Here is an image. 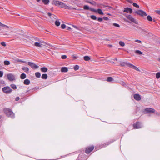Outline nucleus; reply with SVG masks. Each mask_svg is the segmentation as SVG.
I'll use <instances>...</instances> for the list:
<instances>
[{
    "label": "nucleus",
    "instance_id": "obj_9",
    "mask_svg": "<svg viewBox=\"0 0 160 160\" xmlns=\"http://www.w3.org/2000/svg\"><path fill=\"white\" fill-rule=\"evenodd\" d=\"M145 111L148 113H152L155 112V110L151 108H147L145 109Z\"/></svg>",
    "mask_w": 160,
    "mask_h": 160
},
{
    "label": "nucleus",
    "instance_id": "obj_50",
    "mask_svg": "<svg viewBox=\"0 0 160 160\" xmlns=\"http://www.w3.org/2000/svg\"><path fill=\"white\" fill-rule=\"evenodd\" d=\"M126 1L130 3H132L133 2L132 0H126Z\"/></svg>",
    "mask_w": 160,
    "mask_h": 160
},
{
    "label": "nucleus",
    "instance_id": "obj_35",
    "mask_svg": "<svg viewBox=\"0 0 160 160\" xmlns=\"http://www.w3.org/2000/svg\"><path fill=\"white\" fill-rule=\"evenodd\" d=\"M91 18L94 20H96L97 19L96 17L94 15H91L90 16Z\"/></svg>",
    "mask_w": 160,
    "mask_h": 160
},
{
    "label": "nucleus",
    "instance_id": "obj_24",
    "mask_svg": "<svg viewBox=\"0 0 160 160\" xmlns=\"http://www.w3.org/2000/svg\"><path fill=\"white\" fill-rule=\"evenodd\" d=\"M66 9L69 10H76V9L75 8H73L71 6H67Z\"/></svg>",
    "mask_w": 160,
    "mask_h": 160
},
{
    "label": "nucleus",
    "instance_id": "obj_11",
    "mask_svg": "<svg viewBox=\"0 0 160 160\" xmlns=\"http://www.w3.org/2000/svg\"><path fill=\"white\" fill-rule=\"evenodd\" d=\"M127 18L129 20L132 22L136 24H137V22L135 19L133 18L131 15H128L126 16Z\"/></svg>",
    "mask_w": 160,
    "mask_h": 160
},
{
    "label": "nucleus",
    "instance_id": "obj_55",
    "mask_svg": "<svg viewBox=\"0 0 160 160\" xmlns=\"http://www.w3.org/2000/svg\"><path fill=\"white\" fill-rule=\"evenodd\" d=\"M67 30H70L71 29V28L69 27H67Z\"/></svg>",
    "mask_w": 160,
    "mask_h": 160
},
{
    "label": "nucleus",
    "instance_id": "obj_51",
    "mask_svg": "<svg viewBox=\"0 0 160 160\" xmlns=\"http://www.w3.org/2000/svg\"><path fill=\"white\" fill-rule=\"evenodd\" d=\"M20 99L19 97H17L15 98V101H18Z\"/></svg>",
    "mask_w": 160,
    "mask_h": 160
},
{
    "label": "nucleus",
    "instance_id": "obj_60",
    "mask_svg": "<svg viewBox=\"0 0 160 160\" xmlns=\"http://www.w3.org/2000/svg\"><path fill=\"white\" fill-rule=\"evenodd\" d=\"M73 58H77V57L76 56H74Z\"/></svg>",
    "mask_w": 160,
    "mask_h": 160
},
{
    "label": "nucleus",
    "instance_id": "obj_42",
    "mask_svg": "<svg viewBox=\"0 0 160 160\" xmlns=\"http://www.w3.org/2000/svg\"><path fill=\"white\" fill-rule=\"evenodd\" d=\"M66 26L64 24H62L61 25V28L62 29H64L66 28Z\"/></svg>",
    "mask_w": 160,
    "mask_h": 160
},
{
    "label": "nucleus",
    "instance_id": "obj_23",
    "mask_svg": "<svg viewBox=\"0 0 160 160\" xmlns=\"http://www.w3.org/2000/svg\"><path fill=\"white\" fill-rule=\"evenodd\" d=\"M84 60L86 61H88L90 59V58L88 56H85L83 57Z\"/></svg>",
    "mask_w": 160,
    "mask_h": 160
},
{
    "label": "nucleus",
    "instance_id": "obj_30",
    "mask_svg": "<svg viewBox=\"0 0 160 160\" xmlns=\"http://www.w3.org/2000/svg\"><path fill=\"white\" fill-rule=\"evenodd\" d=\"M91 8H89L87 5H85L83 6V9L84 10H90V9Z\"/></svg>",
    "mask_w": 160,
    "mask_h": 160
},
{
    "label": "nucleus",
    "instance_id": "obj_62",
    "mask_svg": "<svg viewBox=\"0 0 160 160\" xmlns=\"http://www.w3.org/2000/svg\"><path fill=\"white\" fill-rule=\"evenodd\" d=\"M24 62L23 63H27V62L25 61H24Z\"/></svg>",
    "mask_w": 160,
    "mask_h": 160
},
{
    "label": "nucleus",
    "instance_id": "obj_1",
    "mask_svg": "<svg viewBox=\"0 0 160 160\" xmlns=\"http://www.w3.org/2000/svg\"><path fill=\"white\" fill-rule=\"evenodd\" d=\"M121 66L123 67L127 66L137 71H140V70L136 67L133 64L128 62H121L120 63Z\"/></svg>",
    "mask_w": 160,
    "mask_h": 160
},
{
    "label": "nucleus",
    "instance_id": "obj_43",
    "mask_svg": "<svg viewBox=\"0 0 160 160\" xmlns=\"http://www.w3.org/2000/svg\"><path fill=\"white\" fill-rule=\"evenodd\" d=\"M67 57V56L66 55H62L61 56V58L63 59H65Z\"/></svg>",
    "mask_w": 160,
    "mask_h": 160
},
{
    "label": "nucleus",
    "instance_id": "obj_17",
    "mask_svg": "<svg viewBox=\"0 0 160 160\" xmlns=\"http://www.w3.org/2000/svg\"><path fill=\"white\" fill-rule=\"evenodd\" d=\"M41 71L42 72H46L48 70V69L46 67H42L41 68Z\"/></svg>",
    "mask_w": 160,
    "mask_h": 160
},
{
    "label": "nucleus",
    "instance_id": "obj_2",
    "mask_svg": "<svg viewBox=\"0 0 160 160\" xmlns=\"http://www.w3.org/2000/svg\"><path fill=\"white\" fill-rule=\"evenodd\" d=\"M4 111L7 116L8 117H11L12 118H14V114L11 109L9 108H6L4 109Z\"/></svg>",
    "mask_w": 160,
    "mask_h": 160
},
{
    "label": "nucleus",
    "instance_id": "obj_46",
    "mask_svg": "<svg viewBox=\"0 0 160 160\" xmlns=\"http://www.w3.org/2000/svg\"><path fill=\"white\" fill-rule=\"evenodd\" d=\"M135 41L136 42H138V43H141L142 42L140 40H135Z\"/></svg>",
    "mask_w": 160,
    "mask_h": 160
},
{
    "label": "nucleus",
    "instance_id": "obj_37",
    "mask_svg": "<svg viewBox=\"0 0 160 160\" xmlns=\"http://www.w3.org/2000/svg\"><path fill=\"white\" fill-rule=\"evenodd\" d=\"M79 66L78 65H75L74 67V70L75 71L78 70L79 69Z\"/></svg>",
    "mask_w": 160,
    "mask_h": 160
},
{
    "label": "nucleus",
    "instance_id": "obj_40",
    "mask_svg": "<svg viewBox=\"0 0 160 160\" xmlns=\"http://www.w3.org/2000/svg\"><path fill=\"white\" fill-rule=\"evenodd\" d=\"M113 25L114 26L118 28H119L120 27V25L116 23H114Z\"/></svg>",
    "mask_w": 160,
    "mask_h": 160
},
{
    "label": "nucleus",
    "instance_id": "obj_26",
    "mask_svg": "<svg viewBox=\"0 0 160 160\" xmlns=\"http://www.w3.org/2000/svg\"><path fill=\"white\" fill-rule=\"evenodd\" d=\"M22 69L27 72H28L29 71V68L27 67H23L22 68Z\"/></svg>",
    "mask_w": 160,
    "mask_h": 160
},
{
    "label": "nucleus",
    "instance_id": "obj_61",
    "mask_svg": "<svg viewBox=\"0 0 160 160\" xmlns=\"http://www.w3.org/2000/svg\"><path fill=\"white\" fill-rule=\"evenodd\" d=\"M158 61H160V58L158 59Z\"/></svg>",
    "mask_w": 160,
    "mask_h": 160
},
{
    "label": "nucleus",
    "instance_id": "obj_19",
    "mask_svg": "<svg viewBox=\"0 0 160 160\" xmlns=\"http://www.w3.org/2000/svg\"><path fill=\"white\" fill-rule=\"evenodd\" d=\"M42 44L40 43L39 42H35L34 43V45L37 47H39L41 48L42 46Z\"/></svg>",
    "mask_w": 160,
    "mask_h": 160
},
{
    "label": "nucleus",
    "instance_id": "obj_5",
    "mask_svg": "<svg viewBox=\"0 0 160 160\" xmlns=\"http://www.w3.org/2000/svg\"><path fill=\"white\" fill-rule=\"evenodd\" d=\"M142 123L139 122H137L133 124V127L134 128L138 129L141 128L142 127Z\"/></svg>",
    "mask_w": 160,
    "mask_h": 160
},
{
    "label": "nucleus",
    "instance_id": "obj_58",
    "mask_svg": "<svg viewBox=\"0 0 160 160\" xmlns=\"http://www.w3.org/2000/svg\"><path fill=\"white\" fill-rule=\"evenodd\" d=\"M86 2L88 3V2H90V1H88V0H86Z\"/></svg>",
    "mask_w": 160,
    "mask_h": 160
},
{
    "label": "nucleus",
    "instance_id": "obj_34",
    "mask_svg": "<svg viewBox=\"0 0 160 160\" xmlns=\"http://www.w3.org/2000/svg\"><path fill=\"white\" fill-rule=\"evenodd\" d=\"M5 84V82L3 80H0V86H1V85H2L3 86Z\"/></svg>",
    "mask_w": 160,
    "mask_h": 160
},
{
    "label": "nucleus",
    "instance_id": "obj_52",
    "mask_svg": "<svg viewBox=\"0 0 160 160\" xmlns=\"http://www.w3.org/2000/svg\"><path fill=\"white\" fill-rule=\"evenodd\" d=\"M110 143H108V142H107L105 144V145H103V147H105L107 145H108Z\"/></svg>",
    "mask_w": 160,
    "mask_h": 160
},
{
    "label": "nucleus",
    "instance_id": "obj_32",
    "mask_svg": "<svg viewBox=\"0 0 160 160\" xmlns=\"http://www.w3.org/2000/svg\"><path fill=\"white\" fill-rule=\"evenodd\" d=\"M147 19L149 21H152L153 20L152 18L150 15L148 16Z\"/></svg>",
    "mask_w": 160,
    "mask_h": 160
},
{
    "label": "nucleus",
    "instance_id": "obj_4",
    "mask_svg": "<svg viewBox=\"0 0 160 160\" xmlns=\"http://www.w3.org/2000/svg\"><path fill=\"white\" fill-rule=\"evenodd\" d=\"M135 13L137 14L141 15L142 16H146L147 14L146 13L141 10H139L138 11H136Z\"/></svg>",
    "mask_w": 160,
    "mask_h": 160
},
{
    "label": "nucleus",
    "instance_id": "obj_48",
    "mask_svg": "<svg viewBox=\"0 0 160 160\" xmlns=\"http://www.w3.org/2000/svg\"><path fill=\"white\" fill-rule=\"evenodd\" d=\"M103 19L104 20H108V17H104L103 18Z\"/></svg>",
    "mask_w": 160,
    "mask_h": 160
},
{
    "label": "nucleus",
    "instance_id": "obj_14",
    "mask_svg": "<svg viewBox=\"0 0 160 160\" xmlns=\"http://www.w3.org/2000/svg\"><path fill=\"white\" fill-rule=\"evenodd\" d=\"M134 98L137 101H139L141 100V96L138 94H135L134 95Z\"/></svg>",
    "mask_w": 160,
    "mask_h": 160
},
{
    "label": "nucleus",
    "instance_id": "obj_18",
    "mask_svg": "<svg viewBox=\"0 0 160 160\" xmlns=\"http://www.w3.org/2000/svg\"><path fill=\"white\" fill-rule=\"evenodd\" d=\"M60 5L61 6V7L63 8H64L65 9H66L67 6V5L62 2H61V3Z\"/></svg>",
    "mask_w": 160,
    "mask_h": 160
},
{
    "label": "nucleus",
    "instance_id": "obj_13",
    "mask_svg": "<svg viewBox=\"0 0 160 160\" xmlns=\"http://www.w3.org/2000/svg\"><path fill=\"white\" fill-rule=\"evenodd\" d=\"M123 12L127 13L129 12L130 13H132V10L129 8H125Z\"/></svg>",
    "mask_w": 160,
    "mask_h": 160
},
{
    "label": "nucleus",
    "instance_id": "obj_41",
    "mask_svg": "<svg viewBox=\"0 0 160 160\" xmlns=\"http://www.w3.org/2000/svg\"><path fill=\"white\" fill-rule=\"evenodd\" d=\"M88 3H90V4L92 5H95L96 4V2L94 1H93L92 2H88Z\"/></svg>",
    "mask_w": 160,
    "mask_h": 160
},
{
    "label": "nucleus",
    "instance_id": "obj_10",
    "mask_svg": "<svg viewBox=\"0 0 160 160\" xmlns=\"http://www.w3.org/2000/svg\"><path fill=\"white\" fill-rule=\"evenodd\" d=\"M94 149V146H92L87 148L85 151V152L87 154L90 153Z\"/></svg>",
    "mask_w": 160,
    "mask_h": 160
},
{
    "label": "nucleus",
    "instance_id": "obj_8",
    "mask_svg": "<svg viewBox=\"0 0 160 160\" xmlns=\"http://www.w3.org/2000/svg\"><path fill=\"white\" fill-rule=\"evenodd\" d=\"M8 79L11 81H12L15 80L14 76L12 74H9L7 75Z\"/></svg>",
    "mask_w": 160,
    "mask_h": 160
},
{
    "label": "nucleus",
    "instance_id": "obj_36",
    "mask_svg": "<svg viewBox=\"0 0 160 160\" xmlns=\"http://www.w3.org/2000/svg\"><path fill=\"white\" fill-rule=\"evenodd\" d=\"M119 44L122 47H124L125 45L124 42L122 41H120L119 42Z\"/></svg>",
    "mask_w": 160,
    "mask_h": 160
},
{
    "label": "nucleus",
    "instance_id": "obj_6",
    "mask_svg": "<svg viewBox=\"0 0 160 160\" xmlns=\"http://www.w3.org/2000/svg\"><path fill=\"white\" fill-rule=\"evenodd\" d=\"M28 63L33 69H37L39 67L38 66L33 62H28Z\"/></svg>",
    "mask_w": 160,
    "mask_h": 160
},
{
    "label": "nucleus",
    "instance_id": "obj_31",
    "mask_svg": "<svg viewBox=\"0 0 160 160\" xmlns=\"http://www.w3.org/2000/svg\"><path fill=\"white\" fill-rule=\"evenodd\" d=\"M55 24L56 26H58L60 25V22L58 20H56L55 22Z\"/></svg>",
    "mask_w": 160,
    "mask_h": 160
},
{
    "label": "nucleus",
    "instance_id": "obj_3",
    "mask_svg": "<svg viewBox=\"0 0 160 160\" xmlns=\"http://www.w3.org/2000/svg\"><path fill=\"white\" fill-rule=\"evenodd\" d=\"M2 91L6 94H10L12 92V90L9 86H6L2 88Z\"/></svg>",
    "mask_w": 160,
    "mask_h": 160
},
{
    "label": "nucleus",
    "instance_id": "obj_63",
    "mask_svg": "<svg viewBox=\"0 0 160 160\" xmlns=\"http://www.w3.org/2000/svg\"><path fill=\"white\" fill-rule=\"evenodd\" d=\"M109 46L110 47H112V45H109Z\"/></svg>",
    "mask_w": 160,
    "mask_h": 160
},
{
    "label": "nucleus",
    "instance_id": "obj_27",
    "mask_svg": "<svg viewBox=\"0 0 160 160\" xmlns=\"http://www.w3.org/2000/svg\"><path fill=\"white\" fill-rule=\"evenodd\" d=\"M113 80V78L112 77H108L107 79V81L108 82H111Z\"/></svg>",
    "mask_w": 160,
    "mask_h": 160
},
{
    "label": "nucleus",
    "instance_id": "obj_16",
    "mask_svg": "<svg viewBox=\"0 0 160 160\" xmlns=\"http://www.w3.org/2000/svg\"><path fill=\"white\" fill-rule=\"evenodd\" d=\"M68 71V68L66 67H63L61 68V71L62 72H66Z\"/></svg>",
    "mask_w": 160,
    "mask_h": 160
},
{
    "label": "nucleus",
    "instance_id": "obj_54",
    "mask_svg": "<svg viewBox=\"0 0 160 160\" xmlns=\"http://www.w3.org/2000/svg\"><path fill=\"white\" fill-rule=\"evenodd\" d=\"M48 16L49 17L51 16L52 15V14L50 13H48Z\"/></svg>",
    "mask_w": 160,
    "mask_h": 160
},
{
    "label": "nucleus",
    "instance_id": "obj_22",
    "mask_svg": "<svg viewBox=\"0 0 160 160\" xmlns=\"http://www.w3.org/2000/svg\"><path fill=\"white\" fill-rule=\"evenodd\" d=\"M42 2L45 5L48 4L49 2V0H42Z\"/></svg>",
    "mask_w": 160,
    "mask_h": 160
},
{
    "label": "nucleus",
    "instance_id": "obj_33",
    "mask_svg": "<svg viewBox=\"0 0 160 160\" xmlns=\"http://www.w3.org/2000/svg\"><path fill=\"white\" fill-rule=\"evenodd\" d=\"M135 53L139 55H141L142 54V52L139 50H136L135 51Z\"/></svg>",
    "mask_w": 160,
    "mask_h": 160
},
{
    "label": "nucleus",
    "instance_id": "obj_64",
    "mask_svg": "<svg viewBox=\"0 0 160 160\" xmlns=\"http://www.w3.org/2000/svg\"><path fill=\"white\" fill-rule=\"evenodd\" d=\"M115 59L116 60V61H117V58H115Z\"/></svg>",
    "mask_w": 160,
    "mask_h": 160
},
{
    "label": "nucleus",
    "instance_id": "obj_44",
    "mask_svg": "<svg viewBox=\"0 0 160 160\" xmlns=\"http://www.w3.org/2000/svg\"><path fill=\"white\" fill-rule=\"evenodd\" d=\"M98 21L101 22L103 20L102 18H98Z\"/></svg>",
    "mask_w": 160,
    "mask_h": 160
},
{
    "label": "nucleus",
    "instance_id": "obj_47",
    "mask_svg": "<svg viewBox=\"0 0 160 160\" xmlns=\"http://www.w3.org/2000/svg\"><path fill=\"white\" fill-rule=\"evenodd\" d=\"M3 72L2 71H0V77H2L3 75Z\"/></svg>",
    "mask_w": 160,
    "mask_h": 160
},
{
    "label": "nucleus",
    "instance_id": "obj_56",
    "mask_svg": "<svg viewBox=\"0 0 160 160\" xmlns=\"http://www.w3.org/2000/svg\"><path fill=\"white\" fill-rule=\"evenodd\" d=\"M18 61L20 62H23V63L24 62L23 61H22V60H19Z\"/></svg>",
    "mask_w": 160,
    "mask_h": 160
},
{
    "label": "nucleus",
    "instance_id": "obj_12",
    "mask_svg": "<svg viewBox=\"0 0 160 160\" xmlns=\"http://www.w3.org/2000/svg\"><path fill=\"white\" fill-rule=\"evenodd\" d=\"M61 2L59 1H57L56 0H53L52 2V4H54L55 6H60Z\"/></svg>",
    "mask_w": 160,
    "mask_h": 160
},
{
    "label": "nucleus",
    "instance_id": "obj_59",
    "mask_svg": "<svg viewBox=\"0 0 160 160\" xmlns=\"http://www.w3.org/2000/svg\"><path fill=\"white\" fill-rule=\"evenodd\" d=\"M38 2H39L41 0H36Z\"/></svg>",
    "mask_w": 160,
    "mask_h": 160
},
{
    "label": "nucleus",
    "instance_id": "obj_39",
    "mask_svg": "<svg viewBox=\"0 0 160 160\" xmlns=\"http://www.w3.org/2000/svg\"><path fill=\"white\" fill-rule=\"evenodd\" d=\"M133 6L135 7H136L137 8H139V6L136 3H133Z\"/></svg>",
    "mask_w": 160,
    "mask_h": 160
},
{
    "label": "nucleus",
    "instance_id": "obj_25",
    "mask_svg": "<svg viewBox=\"0 0 160 160\" xmlns=\"http://www.w3.org/2000/svg\"><path fill=\"white\" fill-rule=\"evenodd\" d=\"M35 76L36 77L39 78L41 77V74L39 72H36L35 73Z\"/></svg>",
    "mask_w": 160,
    "mask_h": 160
},
{
    "label": "nucleus",
    "instance_id": "obj_15",
    "mask_svg": "<svg viewBox=\"0 0 160 160\" xmlns=\"http://www.w3.org/2000/svg\"><path fill=\"white\" fill-rule=\"evenodd\" d=\"M23 83L26 85H28L30 83V81L28 79H26L24 81Z\"/></svg>",
    "mask_w": 160,
    "mask_h": 160
},
{
    "label": "nucleus",
    "instance_id": "obj_7",
    "mask_svg": "<svg viewBox=\"0 0 160 160\" xmlns=\"http://www.w3.org/2000/svg\"><path fill=\"white\" fill-rule=\"evenodd\" d=\"M90 11L98 13L100 15H103V13L101 9H98L97 10H96L94 8H91L90 9Z\"/></svg>",
    "mask_w": 160,
    "mask_h": 160
},
{
    "label": "nucleus",
    "instance_id": "obj_28",
    "mask_svg": "<svg viewBox=\"0 0 160 160\" xmlns=\"http://www.w3.org/2000/svg\"><path fill=\"white\" fill-rule=\"evenodd\" d=\"M10 86L13 89H16L17 88V87L14 84H11L10 85Z\"/></svg>",
    "mask_w": 160,
    "mask_h": 160
},
{
    "label": "nucleus",
    "instance_id": "obj_20",
    "mask_svg": "<svg viewBox=\"0 0 160 160\" xmlns=\"http://www.w3.org/2000/svg\"><path fill=\"white\" fill-rule=\"evenodd\" d=\"M41 78L43 79H46L47 78L48 75L47 74H43L42 75Z\"/></svg>",
    "mask_w": 160,
    "mask_h": 160
},
{
    "label": "nucleus",
    "instance_id": "obj_57",
    "mask_svg": "<svg viewBox=\"0 0 160 160\" xmlns=\"http://www.w3.org/2000/svg\"><path fill=\"white\" fill-rule=\"evenodd\" d=\"M49 48H52V46H51V45H49Z\"/></svg>",
    "mask_w": 160,
    "mask_h": 160
},
{
    "label": "nucleus",
    "instance_id": "obj_45",
    "mask_svg": "<svg viewBox=\"0 0 160 160\" xmlns=\"http://www.w3.org/2000/svg\"><path fill=\"white\" fill-rule=\"evenodd\" d=\"M1 44L2 46H6V44L5 42H2Z\"/></svg>",
    "mask_w": 160,
    "mask_h": 160
},
{
    "label": "nucleus",
    "instance_id": "obj_21",
    "mask_svg": "<svg viewBox=\"0 0 160 160\" xmlns=\"http://www.w3.org/2000/svg\"><path fill=\"white\" fill-rule=\"evenodd\" d=\"M26 75L24 73L21 74L20 75V78L21 79H25L26 78Z\"/></svg>",
    "mask_w": 160,
    "mask_h": 160
},
{
    "label": "nucleus",
    "instance_id": "obj_49",
    "mask_svg": "<svg viewBox=\"0 0 160 160\" xmlns=\"http://www.w3.org/2000/svg\"><path fill=\"white\" fill-rule=\"evenodd\" d=\"M155 12L156 13L160 15V10H156Z\"/></svg>",
    "mask_w": 160,
    "mask_h": 160
},
{
    "label": "nucleus",
    "instance_id": "obj_38",
    "mask_svg": "<svg viewBox=\"0 0 160 160\" xmlns=\"http://www.w3.org/2000/svg\"><path fill=\"white\" fill-rule=\"evenodd\" d=\"M156 77L157 78H160V72H158L156 74Z\"/></svg>",
    "mask_w": 160,
    "mask_h": 160
},
{
    "label": "nucleus",
    "instance_id": "obj_53",
    "mask_svg": "<svg viewBox=\"0 0 160 160\" xmlns=\"http://www.w3.org/2000/svg\"><path fill=\"white\" fill-rule=\"evenodd\" d=\"M72 26L74 28L76 29H78V27L76 26H75L74 25H72Z\"/></svg>",
    "mask_w": 160,
    "mask_h": 160
},
{
    "label": "nucleus",
    "instance_id": "obj_29",
    "mask_svg": "<svg viewBox=\"0 0 160 160\" xmlns=\"http://www.w3.org/2000/svg\"><path fill=\"white\" fill-rule=\"evenodd\" d=\"M4 64L5 65H8L10 64V62L9 61L5 60L4 62Z\"/></svg>",
    "mask_w": 160,
    "mask_h": 160
}]
</instances>
